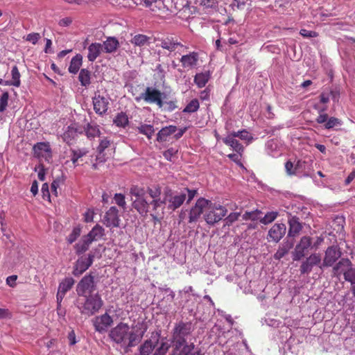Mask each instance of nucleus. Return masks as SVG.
Returning <instances> with one entry per match:
<instances>
[{
	"mask_svg": "<svg viewBox=\"0 0 355 355\" xmlns=\"http://www.w3.org/2000/svg\"><path fill=\"white\" fill-rule=\"evenodd\" d=\"M130 193L135 198L132 201V207L142 216H146L151 212H157V209L163 204L164 199L161 200L162 189L159 185L141 187L132 185L130 189Z\"/></svg>",
	"mask_w": 355,
	"mask_h": 355,
	"instance_id": "obj_1",
	"label": "nucleus"
},
{
	"mask_svg": "<svg viewBox=\"0 0 355 355\" xmlns=\"http://www.w3.org/2000/svg\"><path fill=\"white\" fill-rule=\"evenodd\" d=\"M144 331L137 326L130 329L127 324L120 322L110 331V337L114 342L123 347H132L141 341Z\"/></svg>",
	"mask_w": 355,
	"mask_h": 355,
	"instance_id": "obj_2",
	"label": "nucleus"
},
{
	"mask_svg": "<svg viewBox=\"0 0 355 355\" xmlns=\"http://www.w3.org/2000/svg\"><path fill=\"white\" fill-rule=\"evenodd\" d=\"M84 299H78L76 300V306L81 314L88 316L93 315L103 306V301L98 294L88 295L83 297Z\"/></svg>",
	"mask_w": 355,
	"mask_h": 355,
	"instance_id": "obj_3",
	"label": "nucleus"
},
{
	"mask_svg": "<svg viewBox=\"0 0 355 355\" xmlns=\"http://www.w3.org/2000/svg\"><path fill=\"white\" fill-rule=\"evenodd\" d=\"M186 200V194L182 191H173L166 189L164 191V202L168 210L175 211L180 207Z\"/></svg>",
	"mask_w": 355,
	"mask_h": 355,
	"instance_id": "obj_4",
	"label": "nucleus"
},
{
	"mask_svg": "<svg viewBox=\"0 0 355 355\" xmlns=\"http://www.w3.org/2000/svg\"><path fill=\"white\" fill-rule=\"evenodd\" d=\"M207 211H206L204 218L205 221L209 225H214L219 222L227 212V209L220 205L213 204L210 201L209 205L207 207Z\"/></svg>",
	"mask_w": 355,
	"mask_h": 355,
	"instance_id": "obj_5",
	"label": "nucleus"
},
{
	"mask_svg": "<svg viewBox=\"0 0 355 355\" xmlns=\"http://www.w3.org/2000/svg\"><path fill=\"white\" fill-rule=\"evenodd\" d=\"M163 96H164V94L156 88L147 87L145 92L141 93L139 96H137L135 100L139 102L143 99L146 103L150 104L155 103L161 108L164 104L162 101Z\"/></svg>",
	"mask_w": 355,
	"mask_h": 355,
	"instance_id": "obj_6",
	"label": "nucleus"
},
{
	"mask_svg": "<svg viewBox=\"0 0 355 355\" xmlns=\"http://www.w3.org/2000/svg\"><path fill=\"white\" fill-rule=\"evenodd\" d=\"M193 330L191 322H180L175 324L173 329V338L179 345H183L186 342V338Z\"/></svg>",
	"mask_w": 355,
	"mask_h": 355,
	"instance_id": "obj_7",
	"label": "nucleus"
},
{
	"mask_svg": "<svg viewBox=\"0 0 355 355\" xmlns=\"http://www.w3.org/2000/svg\"><path fill=\"white\" fill-rule=\"evenodd\" d=\"M312 244V239L310 236H304L301 238L299 243L295 245L292 252L293 261H300L307 254L309 249Z\"/></svg>",
	"mask_w": 355,
	"mask_h": 355,
	"instance_id": "obj_8",
	"label": "nucleus"
},
{
	"mask_svg": "<svg viewBox=\"0 0 355 355\" xmlns=\"http://www.w3.org/2000/svg\"><path fill=\"white\" fill-rule=\"evenodd\" d=\"M95 287L94 277L85 275L77 284L76 292L79 297H86L87 294L92 295Z\"/></svg>",
	"mask_w": 355,
	"mask_h": 355,
	"instance_id": "obj_9",
	"label": "nucleus"
},
{
	"mask_svg": "<svg viewBox=\"0 0 355 355\" xmlns=\"http://www.w3.org/2000/svg\"><path fill=\"white\" fill-rule=\"evenodd\" d=\"M210 200L200 198L195 205L191 209L189 216V223L196 222L205 209L209 205Z\"/></svg>",
	"mask_w": 355,
	"mask_h": 355,
	"instance_id": "obj_10",
	"label": "nucleus"
},
{
	"mask_svg": "<svg viewBox=\"0 0 355 355\" xmlns=\"http://www.w3.org/2000/svg\"><path fill=\"white\" fill-rule=\"evenodd\" d=\"M160 44H159L162 48L167 50L169 52L175 51H181V49H187L176 37L168 35L165 38L159 40Z\"/></svg>",
	"mask_w": 355,
	"mask_h": 355,
	"instance_id": "obj_11",
	"label": "nucleus"
},
{
	"mask_svg": "<svg viewBox=\"0 0 355 355\" xmlns=\"http://www.w3.org/2000/svg\"><path fill=\"white\" fill-rule=\"evenodd\" d=\"M34 155L39 159H44L50 162L52 158V151L49 143L40 142L33 146Z\"/></svg>",
	"mask_w": 355,
	"mask_h": 355,
	"instance_id": "obj_12",
	"label": "nucleus"
},
{
	"mask_svg": "<svg viewBox=\"0 0 355 355\" xmlns=\"http://www.w3.org/2000/svg\"><path fill=\"white\" fill-rule=\"evenodd\" d=\"M94 255L89 254L87 257H81L79 258L74 266L73 275L76 277H78L86 271L89 266L92 264L94 261Z\"/></svg>",
	"mask_w": 355,
	"mask_h": 355,
	"instance_id": "obj_13",
	"label": "nucleus"
},
{
	"mask_svg": "<svg viewBox=\"0 0 355 355\" xmlns=\"http://www.w3.org/2000/svg\"><path fill=\"white\" fill-rule=\"evenodd\" d=\"M321 256L320 254L313 253L304 261L300 266L301 274H309L313 268L316 266H321Z\"/></svg>",
	"mask_w": 355,
	"mask_h": 355,
	"instance_id": "obj_14",
	"label": "nucleus"
},
{
	"mask_svg": "<svg viewBox=\"0 0 355 355\" xmlns=\"http://www.w3.org/2000/svg\"><path fill=\"white\" fill-rule=\"evenodd\" d=\"M286 227L284 223H275L268 231V240L278 243L285 235Z\"/></svg>",
	"mask_w": 355,
	"mask_h": 355,
	"instance_id": "obj_15",
	"label": "nucleus"
},
{
	"mask_svg": "<svg viewBox=\"0 0 355 355\" xmlns=\"http://www.w3.org/2000/svg\"><path fill=\"white\" fill-rule=\"evenodd\" d=\"M340 256L341 252L336 246L329 247L325 252L323 263L320 266V268L331 266Z\"/></svg>",
	"mask_w": 355,
	"mask_h": 355,
	"instance_id": "obj_16",
	"label": "nucleus"
},
{
	"mask_svg": "<svg viewBox=\"0 0 355 355\" xmlns=\"http://www.w3.org/2000/svg\"><path fill=\"white\" fill-rule=\"evenodd\" d=\"M74 283L75 280L72 277H66L60 283L56 295L58 306H60L65 294L72 288Z\"/></svg>",
	"mask_w": 355,
	"mask_h": 355,
	"instance_id": "obj_17",
	"label": "nucleus"
},
{
	"mask_svg": "<svg viewBox=\"0 0 355 355\" xmlns=\"http://www.w3.org/2000/svg\"><path fill=\"white\" fill-rule=\"evenodd\" d=\"M119 211L115 207H111L105 213L103 218V223L108 227H119L120 219Z\"/></svg>",
	"mask_w": 355,
	"mask_h": 355,
	"instance_id": "obj_18",
	"label": "nucleus"
},
{
	"mask_svg": "<svg viewBox=\"0 0 355 355\" xmlns=\"http://www.w3.org/2000/svg\"><path fill=\"white\" fill-rule=\"evenodd\" d=\"M112 322V318L107 313L97 316L93 320L94 328L98 332L105 331Z\"/></svg>",
	"mask_w": 355,
	"mask_h": 355,
	"instance_id": "obj_19",
	"label": "nucleus"
},
{
	"mask_svg": "<svg viewBox=\"0 0 355 355\" xmlns=\"http://www.w3.org/2000/svg\"><path fill=\"white\" fill-rule=\"evenodd\" d=\"M94 110L96 113L102 115L108 108V98L101 95H96L93 98Z\"/></svg>",
	"mask_w": 355,
	"mask_h": 355,
	"instance_id": "obj_20",
	"label": "nucleus"
},
{
	"mask_svg": "<svg viewBox=\"0 0 355 355\" xmlns=\"http://www.w3.org/2000/svg\"><path fill=\"white\" fill-rule=\"evenodd\" d=\"M289 230L288 232V237H295L301 232L302 229V224L299 221V218L296 216H291L288 218Z\"/></svg>",
	"mask_w": 355,
	"mask_h": 355,
	"instance_id": "obj_21",
	"label": "nucleus"
},
{
	"mask_svg": "<svg viewBox=\"0 0 355 355\" xmlns=\"http://www.w3.org/2000/svg\"><path fill=\"white\" fill-rule=\"evenodd\" d=\"M352 267V263L351 261L348 259H341L338 263H337L334 267V271L335 274L339 275L340 274H343L345 275V272L348 271L349 268Z\"/></svg>",
	"mask_w": 355,
	"mask_h": 355,
	"instance_id": "obj_22",
	"label": "nucleus"
},
{
	"mask_svg": "<svg viewBox=\"0 0 355 355\" xmlns=\"http://www.w3.org/2000/svg\"><path fill=\"white\" fill-rule=\"evenodd\" d=\"M293 241L286 240L282 245H279L277 251L274 254V258L277 260H280L283 258L288 251L293 248Z\"/></svg>",
	"mask_w": 355,
	"mask_h": 355,
	"instance_id": "obj_23",
	"label": "nucleus"
},
{
	"mask_svg": "<svg viewBox=\"0 0 355 355\" xmlns=\"http://www.w3.org/2000/svg\"><path fill=\"white\" fill-rule=\"evenodd\" d=\"M103 50L102 44L100 43H92L88 47V60L91 62H94L99 56Z\"/></svg>",
	"mask_w": 355,
	"mask_h": 355,
	"instance_id": "obj_24",
	"label": "nucleus"
},
{
	"mask_svg": "<svg viewBox=\"0 0 355 355\" xmlns=\"http://www.w3.org/2000/svg\"><path fill=\"white\" fill-rule=\"evenodd\" d=\"M175 125H168L162 128L157 135V140L159 142L166 141L167 137L177 131Z\"/></svg>",
	"mask_w": 355,
	"mask_h": 355,
	"instance_id": "obj_25",
	"label": "nucleus"
},
{
	"mask_svg": "<svg viewBox=\"0 0 355 355\" xmlns=\"http://www.w3.org/2000/svg\"><path fill=\"white\" fill-rule=\"evenodd\" d=\"M198 60V54L195 52L183 55L180 62L183 67H193L196 65Z\"/></svg>",
	"mask_w": 355,
	"mask_h": 355,
	"instance_id": "obj_26",
	"label": "nucleus"
},
{
	"mask_svg": "<svg viewBox=\"0 0 355 355\" xmlns=\"http://www.w3.org/2000/svg\"><path fill=\"white\" fill-rule=\"evenodd\" d=\"M105 235V230L100 225H96L92 230L85 235L91 241H96L101 239Z\"/></svg>",
	"mask_w": 355,
	"mask_h": 355,
	"instance_id": "obj_27",
	"label": "nucleus"
},
{
	"mask_svg": "<svg viewBox=\"0 0 355 355\" xmlns=\"http://www.w3.org/2000/svg\"><path fill=\"white\" fill-rule=\"evenodd\" d=\"M103 49L105 53H111L118 49L119 43L117 39L113 37H108L104 42Z\"/></svg>",
	"mask_w": 355,
	"mask_h": 355,
	"instance_id": "obj_28",
	"label": "nucleus"
},
{
	"mask_svg": "<svg viewBox=\"0 0 355 355\" xmlns=\"http://www.w3.org/2000/svg\"><path fill=\"white\" fill-rule=\"evenodd\" d=\"M154 339V342H153L152 340H147L143 345L140 346L139 352L141 355H149L152 352L155 347V345L158 342L157 337H155Z\"/></svg>",
	"mask_w": 355,
	"mask_h": 355,
	"instance_id": "obj_29",
	"label": "nucleus"
},
{
	"mask_svg": "<svg viewBox=\"0 0 355 355\" xmlns=\"http://www.w3.org/2000/svg\"><path fill=\"white\" fill-rule=\"evenodd\" d=\"M92 243V242L91 241L90 239H88L86 236H83L81 240L74 246L76 253L77 254H80L86 252L89 249V247Z\"/></svg>",
	"mask_w": 355,
	"mask_h": 355,
	"instance_id": "obj_30",
	"label": "nucleus"
},
{
	"mask_svg": "<svg viewBox=\"0 0 355 355\" xmlns=\"http://www.w3.org/2000/svg\"><path fill=\"white\" fill-rule=\"evenodd\" d=\"M84 130L86 136L89 139H94L96 137H99L101 134L99 126L94 123H87L84 128Z\"/></svg>",
	"mask_w": 355,
	"mask_h": 355,
	"instance_id": "obj_31",
	"label": "nucleus"
},
{
	"mask_svg": "<svg viewBox=\"0 0 355 355\" xmlns=\"http://www.w3.org/2000/svg\"><path fill=\"white\" fill-rule=\"evenodd\" d=\"M82 132L80 131L74 125H71L67 127V130L64 132L63 139L67 143L69 144L72 139L80 134Z\"/></svg>",
	"mask_w": 355,
	"mask_h": 355,
	"instance_id": "obj_32",
	"label": "nucleus"
},
{
	"mask_svg": "<svg viewBox=\"0 0 355 355\" xmlns=\"http://www.w3.org/2000/svg\"><path fill=\"white\" fill-rule=\"evenodd\" d=\"M223 141L240 155L243 151V146L236 139H234L233 137H226L223 139Z\"/></svg>",
	"mask_w": 355,
	"mask_h": 355,
	"instance_id": "obj_33",
	"label": "nucleus"
},
{
	"mask_svg": "<svg viewBox=\"0 0 355 355\" xmlns=\"http://www.w3.org/2000/svg\"><path fill=\"white\" fill-rule=\"evenodd\" d=\"M146 7L149 8L153 12L162 10L165 8V5L162 0H144Z\"/></svg>",
	"mask_w": 355,
	"mask_h": 355,
	"instance_id": "obj_34",
	"label": "nucleus"
},
{
	"mask_svg": "<svg viewBox=\"0 0 355 355\" xmlns=\"http://www.w3.org/2000/svg\"><path fill=\"white\" fill-rule=\"evenodd\" d=\"M110 146V141L107 138L104 137L101 139L100 144L97 148L98 155L96 156V159L100 160L101 162L103 161L104 155L103 153L106 148H107Z\"/></svg>",
	"mask_w": 355,
	"mask_h": 355,
	"instance_id": "obj_35",
	"label": "nucleus"
},
{
	"mask_svg": "<svg viewBox=\"0 0 355 355\" xmlns=\"http://www.w3.org/2000/svg\"><path fill=\"white\" fill-rule=\"evenodd\" d=\"M210 78L209 71L197 73L194 77V82L198 87H203L205 86Z\"/></svg>",
	"mask_w": 355,
	"mask_h": 355,
	"instance_id": "obj_36",
	"label": "nucleus"
},
{
	"mask_svg": "<svg viewBox=\"0 0 355 355\" xmlns=\"http://www.w3.org/2000/svg\"><path fill=\"white\" fill-rule=\"evenodd\" d=\"M82 60L83 57L80 54L74 56L71 60L69 71L71 73H76L82 64Z\"/></svg>",
	"mask_w": 355,
	"mask_h": 355,
	"instance_id": "obj_37",
	"label": "nucleus"
},
{
	"mask_svg": "<svg viewBox=\"0 0 355 355\" xmlns=\"http://www.w3.org/2000/svg\"><path fill=\"white\" fill-rule=\"evenodd\" d=\"M71 151V160L72 161L73 164L75 166H77V162L80 158L86 155L89 153L88 149L86 148L72 149Z\"/></svg>",
	"mask_w": 355,
	"mask_h": 355,
	"instance_id": "obj_38",
	"label": "nucleus"
},
{
	"mask_svg": "<svg viewBox=\"0 0 355 355\" xmlns=\"http://www.w3.org/2000/svg\"><path fill=\"white\" fill-rule=\"evenodd\" d=\"M11 76L12 80H9L11 86H15L16 87H19L21 85L20 80V73L19 69L16 65L13 66L11 70Z\"/></svg>",
	"mask_w": 355,
	"mask_h": 355,
	"instance_id": "obj_39",
	"label": "nucleus"
},
{
	"mask_svg": "<svg viewBox=\"0 0 355 355\" xmlns=\"http://www.w3.org/2000/svg\"><path fill=\"white\" fill-rule=\"evenodd\" d=\"M139 133L146 135L148 139H151L155 132V129L153 125L143 124L137 128Z\"/></svg>",
	"mask_w": 355,
	"mask_h": 355,
	"instance_id": "obj_40",
	"label": "nucleus"
},
{
	"mask_svg": "<svg viewBox=\"0 0 355 355\" xmlns=\"http://www.w3.org/2000/svg\"><path fill=\"white\" fill-rule=\"evenodd\" d=\"M149 40V37L145 35L138 34L135 35L131 40V42L135 46H143L146 45Z\"/></svg>",
	"mask_w": 355,
	"mask_h": 355,
	"instance_id": "obj_41",
	"label": "nucleus"
},
{
	"mask_svg": "<svg viewBox=\"0 0 355 355\" xmlns=\"http://www.w3.org/2000/svg\"><path fill=\"white\" fill-rule=\"evenodd\" d=\"M114 123L116 126L125 127L128 123V118L125 113L121 112L116 116Z\"/></svg>",
	"mask_w": 355,
	"mask_h": 355,
	"instance_id": "obj_42",
	"label": "nucleus"
},
{
	"mask_svg": "<svg viewBox=\"0 0 355 355\" xmlns=\"http://www.w3.org/2000/svg\"><path fill=\"white\" fill-rule=\"evenodd\" d=\"M278 215L279 214L277 211L268 212L263 218H260V223L264 225L269 224L273 222L277 218Z\"/></svg>",
	"mask_w": 355,
	"mask_h": 355,
	"instance_id": "obj_43",
	"label": "nucleus"
},
{
	"mask_svg": "<svg viewBox=\"0 0 355 355\" xmlns=\"http://www.w3.org/2000/svg\"><path fill=\"white\" fill-rule=\"evenodd\" d=\"M200 107L199 101L198 99L194 98L191 100L188 105L183 110V112L193 113L196 112Z\"/></svg>",
	"mask_w": 355,
	"mask_h": 355,
	"instance_id": "obj_44",
	"label": "nucleus"
},
{
	"mask_svg": "<svg viewBox=\"0 0 355 355\" xmlns=\"http://www.w3.org/2000/svg\"><path fill=\"white\" fill-rule=\"evenodd\" d=\"M79 80L83 86H87L90 84V73L87 69H82L79 73Z\"/></svg>",
	"mask_w": 355,
	"mask_h": 355,
	"instance_id": "obj_45",
	"label": "nucleus"
},
{
	"mask_svg": "<svg viewBox=\"0 0 355 355\" xmlns=\"http://www.w3.org/2000/svg\"><path fill=\"white\" fill-rule=\"evenodd\" d=\"M261 213V212L259 210H256L254 211H246L243 215V220H260L259 214Z\"/></svg>",
	"mask_w": 355,
	"mask_h": 355,
	"instance_id": "obj_46",
	"label": "nucleus"
},
{
	"mask_svg": "<svg viewBox=\"0 0 355 355\" xmlns=\"http://www.w3.org/2000/svg\"><path fill=\"white\" fill-rule=\"evenodd\" d=\"M344 279L345 281L350 282L352 285L355 284V268L352 267L345 272Z\"/></svg>",
	"mask_w": 355,
	"mask_h": 355,
	"instance_id": "obj_47",
	"label": "nucleus"
},
{
	"mask_svg": "<svg viewBox=\"0 0 355 355\" xmlns=\"http://www.w3.org/2000/svg\"><path fill=\"white\" fill-rule=\"evenodd\" d=\"M340 125H341L340 119L336 117H330L329 119H327V122L324 123V128L326 129H331Z\"/></svg>",
	"mask_w": 355,
	"mask_h": 355,
	"instance_id": "obj_48",
	"label": "nucleus"
},
{
	"mask_svg": "<svg viewBox=\"0 0 355 355\" xmlns=\"http://www.w3.org/2000/svg\"><path fill=\"white\" fill-rule=\"evenodd\" d=\"M9 98V94L8 92H5L3 93L0 98V112H3L8 105Z\"/></svg>",
	"mask_w": 355,
	"mask_h": 355,
	"instance_id": "obj_49",
	"label": "nucleus"
},
{
	"mask_svg": "<svg viewBox=\"0 0 355 355\" xmlns=\"http://www.w3.org/2000/svg\"><path fill=\"white\" fill-rule=\"evenodd\" d=\"M80 227H74L71 232V234L67 237V241L69 243H73L77 238L80 235Z\"/></svg>",
	"mask_w": 355,
	"mask_h": 355,
	"instance_id": "obj_50",
	"label": "nucleus"
},
{
	"mask_svg": "<svg viewBox=\"0 0 355 355\" xmlns=\"http://www.w3.org/2000/svg\"><path fill=\"white\" fill-rule=\"evenodd\" d=\"M168 343H162L161 345L156 349L153 355H165L169 349Z\"/></svg>",
	"mask_w": 355,
	"mask_h": 355,
	"instance_id": "obj_51",
	"label": "nucleus"
},
{
	"mask_svg": "<svg viewBox=\"0 0 355 355\" xmlns=\"http://www.w3.org/2000/svg\"><path fill=\"white\" fill-rule=\"evenodd\" d=\"M181 191L182 193L186 194V198L187 197V203L190 202L197 194L196 189H190L188 188H184Z\"/></svg>",
	"mask_w": 355,
	"mask_h": 355,
	"instance_id": "obj_52",
	"label": "nucleus"
},
{
	"mask_svg": "<svg viewBox=\"0 0 355 355\" xmlns=\"http://www.w3.org/2000/svg\"><path fill=\"white\" fill-rule=\"evenodd\" d=\"M115 203L117 204L119 207L125 209L126 202L125 200V196L121 193H116L114 197Z\"/></svg>",
	"mask_w": 355,
	"mask_h": 355,
	"instance_id": "obj_53",
	"label": "nucleus"
},
{
	"mask_svg": "<svg viewBox=\"0 0 355 355\" xmlns=\"http://www.w3.org/2000/svg\"><path fill=\"white\" fill-rule=\"evenodd\" d=\"M327 110V107H322L319 110L320 114L316 118V122L318 123L322 124L327 122L328 119V115L324 113Z\"/></svg>",
	"mask_w": 355,
	"mask_h": 355,
	"instance_id": "obj_54",
	"label": "nucleus"
},
{
	"mask_svg": "<svg viewBox=\"0 0 355 355\" xmlns=\"http://www.w3.org/2000/svg\"><path fill=\"white\" fill-rule=\"evenodd\" d=\"M41 192L42 194V198L44 200H47L51 201V195L49 191V184L47 183H44L42 186Z\"/></svg>",
	"mask_w": 355,
	"mask_h": 355,
	"instance_id": "obj_55",
	"label": "nucleus"
},
{
	"mask_svg": "<svg viewBox=\"0 0 355 355\" xmlns=\"http://www.w3.org/2000/svg\"><path fill=\"white\" fill-rule=\"evenodd\" d=\"M41 38L40 33H32L27 35L26 40L31 42L33 44H37L38 40Z\"/></svg>",
	"mask_w": 355,
	"mask_h": 355,
	"instance_id": "obj_56",
	"label": "nucleus"
},
{
	"mask_svg": "<svg viewBox=\"0 0 355 355\" xmlns=\"http://www.w3.org/2000/svg\"><path fill=\"white\" fill-rule=\"evenodd\" d=\"M62 183V180L60 178H57L53 181L51 183V193L55 196H58V189L60 187V184Z\"/></svg>",
	"mask_w": 355,
	"mask_h": 355,
	"instance_id": "obj_57",
	"label": "nucleus"
},
{
	"mask_svg": "<svg viewBox=\"0 0 355 355\" xmlns=\"http://www.w3.org/2000/svg\"><path fill=\"white\" fill-rule=\"evenodd\" d=\"M285 169L286 171V173L288 175H296V171L295 168V164L291 161H288L285 164Z\"/></svg>",
	"mask_w": 355,
	"mask_h": 355,
	"instance_id": "obj_58",
	"label": "nucleus"
},
{
	"mask_svg": "<svg viewBox=\"0 0 355 355\" xmlns=\"http://www.w3.org/2000/svg\"><path fill=\"white\" fill-rule=\"evenodd\" d=\"M300 33L304 37H315L318 36V33L316 32L306 29H301Z\"/></svg>",
	"mask_w": 355,
	"mask_h": 355,
	"instance_id": "obj_59",
	"label": "nucleus"
},
{
	"mask_svg": "<svg viewBox=\"0 0 355 355\" xmlns=\"http://www.w3.org/2000/svg\"><path fill=\"white\" fill-rule=\"evenodd\" d=\"M239 216H240L239 213H231L225 219L226 224H227V225L232 224V223H234L239 218Z\"/></svg>",
	"mask_w": 355,
	"mask_h": 355,
	"instance_id": "obj_60",
	"label": "nucleus"
},
{
	"mask_svg": "<svg viewBox=\"0 0 355 355\" xmlns=\"http://www.w3.org/2000/svg\"><path fill=\"white\" fill-rule=\"evenodd\" d=\"M183 347H189V353H186V355H201L200 350L195 348V345L191 343L190 345H185Z\"/></svg>",
	"mask_w": 355,
	"mask_h": 355,
	"instance_id": "obj_61",
	"label": "nucleus"
},
{
	"mask_svg": "<svg viewBox=\"0 0 355 355\" xmlns=\"http://www.w3.org/2000/svg\"><path fill=\"white\" fill-rule=\"evenodd\" d=\"M306 162L302 160H297L295 164L296 174L299 172H302L305 168Z\"/></svg>",
	"mask_w": 355,
	"mask_h": 355,
	"instance_id": "obj_62",
	"label": "nucleus"
},
{
	"mask_svg": "<svg viewBox=\"0 0 355 355\" xmlns=\"http://www.w3.org/2000/svg\"><path fill=\"white\" fill-rule=\"evenodd\" d=\"M177 152L178 150L173 148H169L164 153V157L167 160H171L172 157H173L177 153Z\"/></svg>",
	"mask_w": 355,
	"mask_h": 355,
	"instance_id": "obj_63",
	"label": "nucleus"
},
{
	"mask_svg": "<svg viewBox=\"0 0 355 355\" xmlns=\"http://www.w3.org/2000/svg\"><path fill=\"white\" fill-rule=\"evenodd\" d=\"M94 212L93 210L88 209L84 214L85 221L89 223L93 221Z\"/></svg>",
	"mask_w": 355,
	"mask_h": 355,
	"instance_id": "obj_64",
	"label": "nucleus"
}]
</instances>
